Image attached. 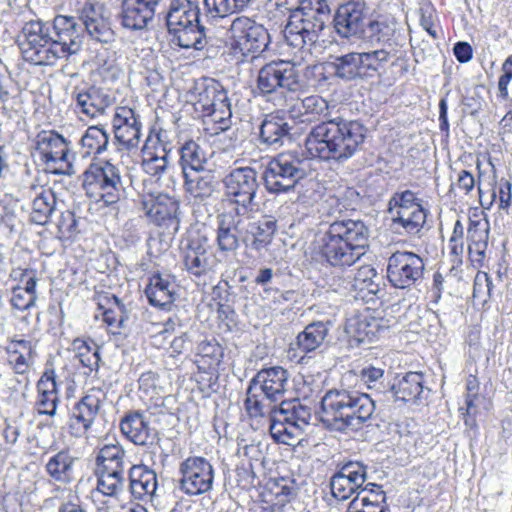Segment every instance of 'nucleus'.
Listing matches in <instances>:
<instances>
[{
  "label": "nucleus",
  "mask_w": 512,
  "mask_h": 512,
  "mask_svg": "<svg viewBox=\"0 0 512 512\" xmlns=\"http://www.w3.org/2000/svg\"><path fill=\"white\" fill-rule=\"evenodd\" d=\"M301 121H319L306 135L304 145L312 158L347 162L363 148L367 128L358 120L332 116L328 102L319 95H310L297 102L291 111Z\"/></svg>",
  "instance_id": "1"
},
{
  "label": "nucleus",
  "mask_w": 512,
  "mask_h": 512,
  "mask_svg": "<svg viewBox=\"0 0 512 512\" xmlns=\"http://www.w3.org/2000/svg\"><path fill=\"white\" fill-rule=\"evenodd\" d=\"M369 237L370 230L364 221L336 219L319 235L318 253L329 266L346 269L366 254Z\"/></svg>",
  "instance_id": "2"
},
{
  "label": "nucleus",
  "mask_w": 512,
  "mask_h": 512,
  "mask_svg": "<svg viewBox=\"0 0 512 512\" xmlns=\"http://www.w3.org/2000/svg\"><path fill=\"white\" fill-rule=\"evenodd\" d=\"M375 413L370 395L353 388H333L321 399V421L337 432L358 431L369 426Z\"/></svg>",
  "instance_id": "3"
},
{
  "label": "nucleus",
  "mask_w": 512,
  "mask_h": 512,
  "mask_svg": "<svg viewBox=\"0 0 512 512\" xmlns=\"http://www.w3.org/2000/svg\"><path fill=\"white\" fill-rule=\"evenodd\" d=\"M289 373L281 366L262 368L250 380L245 408L251 418H265L285 400Z\"/></svg>",
  "instance_id": "4"
},
{
  "label": "nucleus",
  "mask_w": 512,
  "mask_h": 512,
  "mask_svg": "<svg viewBox=\"0 0 512 512\" xmlns=\"http://www.w3.org/2000/svg\"><path fill=\"white\" fill-rule=\"evenodd\" d=\"M199 18V0H171L165 19L172 42L183 49L203 50L208 39Z\"/></svg>",
  "instance_id": "5"
},
{
  "label": "nucleus",
  "mask_w": 512,
  "mask_h": 512,
  "mask_svg": "<svg viewBox=\"0 0 512 512\" xmlns=\"http://www.w3.org/2000/svg\"><path fill=\"white\" fill-rule=\"evenodd\" d=\"M330 16L327 0H305L302 9L289 15L284 30L287 43L298 49L314 46Z\"/></svg>",
  "instance_id": "6"
},
{
  "label": "nucleus",
  "mask_w": 512,
  "mask_h": 512,
  "mask_svg": "<svg viewBox=\"0 0 512 512\" xmlns=\"http://www.w3.org/2000/svg\"><path fill=\"white\" fill-rule=\"evenodd\" d=\"M265 418L269 421L271 437L278 443L292 445L309 425L312 411L300 399L295 398L276 405Z\"/></svg>",
  "instance_id": "7"
},
{
  "label": "nucleus",
  "mask_w": 512,
  "mask_h": 512,
  "mask_svg": "<svg viewBox=\"0 0 512 512\" xmlns=\"http://www.w3.org/2000/svg\"><path fill=\"white\" fill-rule=\"evenodd\" d=\"M86 195L102 206L117 204L125 194L120 169L109 160L91 163L83 174Z\"/></svg>",
  "instance_id": "8"
},
{
  "label": "nucleus",
  "mask_w": 512,
  "mask_h": 512,
  "mask_svg": "<svg viewBox=\"0 0 512 512\" xmlns=\"http://www.w3.org/2000/svg\"><path fill=\"white\" fill-rule=\"evenodd\" d=\"M17 42L23 58L34 65H54L57 52L49 21L32 19L22 26Z\"/></svg>",
  "instance_id": "9"
},
{
  "label": "nucleus",
  "mask_w": 512,
  "mask_h": 512,
  "mask_svg": "<svg viewBox=\"0 0 512 512\" xmlns=\"http://www.w3.org/2000/svg\"><path fill=\"white\" fill-rule=\"evenodd\" d=\"M392 58L385 49L367 52H349L335 56L329 62L334 75L343 81L367 80L379 74L380 69Z\"/></svg>",
  "instance_id": "10"
},
{
  "label": "nucleus",
  "mask_w": 512,
  "mask_h": 512,
  "mask_svg": "<svg viewBox=\"0 0 512 512\" xmlns=\"http://www.w3.org/2000/svg\"><path fill=\"white\" fill-rule=\"evenodd\" d=\"M304 165L305 159L295 150L271 158L263 172L266 190L271 194L291 191L305 177Z\"/></svg>",
  "instance_id": "11"
},
{
  "label": "nucleus",
  "mask_w": 512,
  "mask_h": 512,
  "mask_svg": "<svg viewBox=\"0 0 512 512\" xmlns=\"http://www.w3.org/2000/svg\"><path fill=\"white\" fill-rule=\"evenodd\" d=\"M229 209L249 214L259 189L257 171L249 166L232 169L224 178Z\"/></svg>",
  "instance_id": "12"
},
{
  "label": "nucleus",
  "mask_w": 512,
  "mask_h": 512,
  "mask_svg": "<svg viewBox=\"0 0 512 512\" xmlns=\"http://www.w3.org/2000/svg\"><path fill=\"white\" fill-rule=\"evenodd\" d=\"M424 271L423 259L414 252L396 251L387 261V280L396 289L419 286L424 278Z\"/></svg>",
  "instance_id": "13"
},
{
  "label": "nucleus",
  "mask_w": 512,
  "mask_h": 512,
  "mask_svg": "<svg viewBox=\"0 0 512 512\" xmlns=\"http://www.w3.org/2000/svg\"><path fill=\"white\" fill-rule=\"evenodd\" d=\"M178 472V488L184 494L198 496L212 489L214 469L206 458L190 456L180 463Z\"/></svg>",
  "instance_id": "14"
},
{
  "label": "nucleus",
  "mask_w": 512,
  "mask_h": 512,
  "mask_svg": "<svg viewBox=\"0 0 512 512\" xmlns=\"http://www.w3.org/2000/svg\"><path fill=\"white\" fill-rule=\"evenodd\" d=\"M35 150L52 173L66 174L72 168L68 158L69 143L56 131H40L35 138Z\"/></svg>",
  "instance_id": "15"
},
{
  "label": "nucleus",
  "mask_w": 512,
  "mask_h": 512,
  "mask_svg": "<svg viewBox=\"0 0 512 512\" xmlns=\"http://www.w3.org/2000/svg\"><path fill=\"white\" fill-rule=\"evenodd\" d=\"M364 44L376 49H385L394 57L403 46L399 23L393 16H378L369 20L360 38Z\"/></svg>",
  "instance_id": "16"
},
{
  "label": "nucleus",
  "mask_w": 512,
  "mask_h": 512,
  "mask_svg": "<svg viewBox=\"0 0 512 512\" xmlns=\"http://www.w3.org/2000/svg\"><path fill=\"white\" fill-rule=\"evenodd\" d=\"M105 400L104 390L96 387L89 389L72 408L67 421L68 433L75 438L85 437Z\"/></svg>",
  "instance_id": "17"
},
{
  "label": "nucleus",
  "mask_w": 512,
  "mask_h": 512,
  "mask_svg": "<svg viewBox=\"0 0 512 512\" xmlns=\"http://www.w3.org/2000/svg\"><path fill=\"white\" fill-rule=\"evenodd\" d=\"M50 24L53 30L57 59H68L81 50L84 35L80 10L77 17L57 15Z\"/></svg>",
  "instance_id": "18"
},
{
  "label": "nucleus",
  "mask_w": 512,
  "mask_h": 512,
  "mask_svg": "<svg viewBox=\"0 0 512 512\" xmlns=\"http://www.w3.org/2000/svg\"><path fill=\"white\" fill-rule=\"evenodd\" d=\"M367 477V466L359 461H348L338 465L330 478L332 496L338 501H346L363 486Z\"/></svg>",
  "instance_id": "19"
},
{
  "label": "nucleus",
  "mask_w": 512,
  "mask_h": 512,
  "mask_svg": "<svg viewBox=\"0 0 512 512\" xmlns=\"http://www.w3.org/2000/svg\"><path fill=\"white\" fill-rule=\"evenodd\" d=\"M208 247V238L198 233L190 234L182 242L183 264L189 274L201 277L213 270L214 260Z\"/></svg>",
  "instance_id": "20"
},
{
  "label": "nucleus",
  "mask_w": 512,
  "mask_h": 512,
  "mask_svg": "<svg viewBox=\"0 0 512 512\" xmlns=\"http://www.w3.org/2000/svg\"><path fill=\"white\" fill-rule=\"evenodd\" d=\"M245 215L240 211L227 209L217 216L216 243L222 253H233L240 247L245 228Z\"/></svg>",
  "instance_id": "21"
},
{
  "label": "nucleus",
  "mask_w": 512,
  "mask_h": 512,
  "mask_svg": "<svg viewBox=\"0 0 512 512\" xmlns=\"http://www.w3.org/2000/svg\"><path fill=\"white\" fill-rule=\"evenodd\" d=\"M366 5L360 0L347 1L338 6L334 17L335 32L343 39L360 38L365 26Z\"/></svg>",
  "instance_id": "22"
},
{
  "label": "nucleus",
  "mask_w": 512,
  "mask_h": 512,
  "mask_svg": "<svg viewBox=\"0 0 512 512\" xmlns=\"http://www.w3.org/2000/svg\"><path fill=\"white\" fill-rule=\"evenodd\" d=\"M229 32L239 45L249 48L251 54L264 52L270 42L269 33L264 26L245 16L235 18Z\"/></svg>",
  "instance_id": "23"
},
{
  "label": "nucleus",
  "mask_w": 512,
  "mask_h": 512,
  "mask_svg": "<svg viewBox=\"0 0 512 512\" xmlns=\"http://www.w3.org/2000/svg\"><path fill=\"white\" fill-rule=\"evenodd\" d=\"M179 208V202L166 194L143 202V209L150 220L158 226L165 227L169 234H175L179 230Z\"/></svg>",
  "instance_id": "24"
},
{
  "label": "nucleus",
  "mask_w": 512,
  "mask_h": 512,
  "mask_svg": "<svg viewBox=\"0 0 512 512\" xmlns=\"http://www.w3.org/2000/svg\"><path fill=\"white\" fill-rule=\"evenodd\" d=\"M277 231V220L270 215H262L259 218L245 215V228L242 242L246 248L256 252L266 250L272 243Z\"/></svg>",
  "instance_id": "25"
},
{
  "label": "nucleus",
  "mask_w": 512,
  "mask_h": 512,
  "mask_svg": "<svg viewBox=\"0 0 512 512\" xmlns=\"http://www.w3.org/2000/svg\"><path fill=\"white\" fill-rule=\"evenodd\" d=\"M83 35L87 33L92 39L100 43H111L115 40V32L111 23L103 14V7L99 3L85 2L80 8Z\"/></svg>",
  "instance_id": "26"
},
{
  "label": "nucleus",
  "mask_w": 512,
  "mask_h": 512,
  "mask_svg": "<svg viewBox=\"0 0 512 512\" xmlns=\"http://www.w3.org/2000/svg\"><path fill=\"white\" fill-rule=\"evenodd\" d=\"M162 0H122L121 24L130 30H143L154 19Z\"/></svg>",
  "instance_id": "27"
},
{
  "label": "nucleus",
  "mask_w": 512,
  "mask_h": 512,
  "mask_svg": "<svg viewBox=\"0 0 512 512\" xmlns=\"http://www.w3.org/2000/svg\"><path fill=\"white\" fill-rule=\"evenodd\" d=\"M259 143L266 148L279 149L292 139L290 121L279 113L264 116L259 127Z\"/></svg>",
  "instance_id": "28"
},
{
  "label": "nucleus",
  "mask_w": 512,
  "mask_h": 512,
  "mask_svg": "<svg viewBox=\"0 0 512 512\" xmlns=\"http://www.w3.org/2000/svg\"><path fill=\"white\" fill-rule=\"evenodd\" d=\"M122 434L132 443L147 446L154 443L157 432L150 427L149 418L141 411H130L120 421Z\"/></svg>",
  "instance_id": "29"
},
{
  "label": "nucleus",
  "mask_w": 512,
  "mask_h": 512,
  "mask_svg": "<svg viewBox=\"0 0 512 512\" xmlns=\"http://www.w3.org/2000/svg\"><path fill=\"white\" fill-rule=\"evenodd\" d=\"M332 326L330 320H317L305 326L304 330L296 337L297 348L303 353L299 362L307 363V360L311 358L309 354L322 348Z\"/></svg>",
  "instance_id": "30"
},
{
  "label": "nucleus",
  "mask_w": 512,
  "mask_h": 512,
  "mask_svg": "<svg viewBox=\"0 0 512 512\" xmlns=\"http://www.w3.org/2000/svg\"><path fill=\"white\" fill-rule=\"evenodd\" d=\"M72 98L76 102L78 111L90 118L103 115L105 110L112 104V98L95 86L75 87L72 92Z\"/></svg>",
  "instance_id": "31"
},
{
  "label": "nucleus",
  "mask_w": 512,
  "mask_h": 512,
  "mask_svg": "<svg viewBox=\"0 0 512 512\" xmlns=\"http://www.w3.org/2000/svg\"><path fill=\"white\" fill-rule=\"evenodd\" d=\"M389 320L376 317L371 313H363L351 320L348 332L353 333L358 342H373L390 328Z\"/></svg>",
  "instance_id": "32"
},
{
  "label": "nucleus",
  "mask_w": 512,
  "mask_h": 512,
  "mask_svg": "<svg viewBox=\"0 0 512 512\" xmlns=\"http://www.w3.org/2000/svg\"><path fill=\"white\" fill-rule=\"evenodd\" d=\"M176 285L169 274L154 273L149 278L145 294L152 306L166 309L175 300Z\"/></svg>",
  "instance_id": "33"
},
{
  "label": "nucleus",
  "mask_w": 512,
  "mask_h": 512,
  "mask_svg": "<svg viewBox=\"0 0 512 512\" xmlns=\"http://www.w3.org/2000/svg\"><path fill=\"white\" fill-rule=\"evenodd\" d=\"M380 280L381 278L374 267L370 265L361 266L355 273L351 284L355 292L353 297L367 303L373 301L375 297H380V294H383Z\"/></svg>",
  "instance_id": "34"
},
{
  "label": "nucleus",
  "mask_w": 512,
  "mask_h": 512,
  "mask_svg": "<svg viewBox=\"0 0 512 512\" xmlns=\"http://www.w3.org/2000/svg\"><path fill=\"white\" fill-rule=\"evenodd\" d=\"M7 362L16 374H25L33 365L36 356L35 345L26 339H13L5 348Z\"/></svg>",
  "instance_id": "35"
},
{
  "label": "nucleus",
  "mask_w": 512,
  "mask_h": 512,
  "mask_svg": "<svg viewBox=\"0 0 512 512\" xmlns=\"http://www.w3.org/2000/svg\"><path fill=\"white\" fill-rule=\"evenodd\" d=\"M77 457L69 449H62L49 457L45 464V471L55 482L69 484L74 480V466Z\"/></svg>",
  "instance_id": "36"
},
{
  "label": "nucleus",
  "mask_w": 512,
  "mask_h": 512,
  "mask_svg": "<svg viewBox=\"0 0 512 512\" xmlns=\"http://www.w3.org/2000/svg\"><path fill=\"white\" fill-rule=\"evenodd\" d=\"M423 382L424 376L421 372L410 371L393 383L390 389L396 400L417 403L426 398Z\"/></svg>",
  "instance_id": "37"
},
{
  "label": "nucleus",
  "mask_w": 512,
  "mask_h": 512,
  "mask_svg": "<svg viewBox=\"0 0 512 512\" xmlns=\"http://www.w3.org/2000/svg\"><path fill=\"white\" fill-rule=\"evenodd\" d=\"M38 399L36 402L38 413L54 416L59 402L58 384L54 371L45 372L37 383Z\"/></svg>",
  "instance_id": "38"
},
{
  "label": "nucleus",
  "mask_w": 512,
  "mask_h": 512,
  "mask_svg": "<svg viewBox=\"0 0 512 512\" xmlns=\"http://www.w3.org/2000/svg\"><path fill=\"white\" fill-rule=\"evenodd\" d=\"M129 486L135 498L151 497L158 486L156 473L144 465H134L129 470Z\"/></svg>",
  "instance_id": "39"
},
{
  "label": "nucleus",
  "mask_w": 512,
  "mask_h": 512,
  "mask_svg": "<svg viewBox=\"0 0 512 512\" xmlns=\"http://www.w3.org/2000/svg\"><path fill=\"white\" fill-rule=\"evenodd\" d=\"M184 178L186 191L195 199L206 200L219 190V181L211 171L186 174Z\"/></svg>",
  "instance_id": "40"
},
{
  "label": "nucleus",
  "mask_w": 512,
  "mask_h": 512,
  "mask_svg": "<svg viewBox=\"0 0 512 512\" xmlns=\"http://www.w3.org/2000/svg\"><path fill=\"white\" fill-rule=\"evenodd\" d=\"M274 73L276 74V81L278 82V89L280 93V100L285 92H298L301 91L305 84L300 78L297 66L290 61H271Z\"/></svg>",
  "instance_id": "41"
},
{
  "label": "nucleus",
  "mask_w": 512,
  "mask_h": 512,
  "mask_svg": "<svg viewBox=\"0 0 512 512\" xmlns=\"http://www.w3.org/2000/svg\"><path fill=\"white\" fill-rule=\"evenodd\" d=\"M426 217V210L422 206L414 207L411 210L396 211L391 215V228L399 234L405 232L416 235L423 228Z\"/></svg>",
  "instance_id": "42"
},
{
  "label": "nucleus",
  "mask_w": 512,
  "mask_h": 512,
  "mask_svg": "<svg viewBox=\"0 0 512 512\" xmlns=\"http://www.w3.org/2000/svg\"><path fill=\"white\" fill-rule=\"evenodd\" d=\"M107 308L103 304H99L103 311V320L108 325L113 335L122 334L128 328L130 313L126 305L117 296L112 295L107 299Z\"/></svg>",
  "instance_id": "43"
},
{
  "label": "nucleus",
  "mask_w": 512,
  "mask_h": 512,
  "mask_svg": "<svg viewBox=\"0 0 512 512\" xmlns=\"http://www.w3.org/2000/svg\"><path fill=\"white\" fill-rule=\"evenodd\" d=\"M59 211L57 198L51 189H42L32 202L31 220L38 225H46L52 221L53 215Z\"/></svg>",
  "instance_id": "44"
},
{
  "label": "nucleus",
  "mask_w": 512,
  "mask_h": 512,
  "mask_svg": "<svg viewBox=\"0 0 512 512\" xmlns=\"http://www.w3.org/2000/svg\"><path fill=\"white\" fill-rule=\"evenodd\" d=\"M224 356L223 347L214 339L204 340L198 344L195 364L202 372L216 370Z\"/></svg>",
  "instance_id": "45"
},
{
  "label": "nucleus",
  "mask_w": 512,
  "mask_h": 512,
  "mask_svg": "<svg viewBox=\"0 0 512 512\" xmlns=\"http://www.w3.org/2000/svg\"><path fill=\"white\" fill-rule=\"evenodd\" d=\"M207 163L205 150L195 141L185 142L180 148V164L183 175L204 171Z\"/></svg>",
  "instance_id": "46"
},
{
  "label": "nucleus",
  "mask_w": 512,
  "mask_h": 512,
  "mask_svg": "<svg viewBox=\"0 0 512 512\" xmlns=\"http://www.w3.org/2000/svg\"><path fill=\"white\" fill-rule=\"evenodd\" d=\"M83 156H99L105 152L109 144V134L102 126H90L81 137Z\"/></svg>",
  "instance_id": "47"
},
{
  "label": "nucleus",
  "mask_w": 512,
  "mask_h": 512,
  "mask_svg": "<svg viewBox=\"0 0 512 512\" xmlns=\"http://www.w3.org/2000/svg\"><path fill=\"white\" fill-rule=\"evenodd\" d=\"M97 490L104 496L118 498L125 488L124 472L95 468Z\"/></svg>",
  "instance_id": "48"
},
{
  "label": "nucleus",
  "mask_w": 512,
  "mask_h": 512,
  "mask_svg": "<svg viewBox=\"0 0 512 512\" xmlns=\"http://www.w3.org/2000/svg\"><path fill=\"white\" fill-rule=\"evenodd\" d=\"M224 87L215 79L206 78L198 82L195 86V111L200 115L209 109L211 100L217 95L224 97Z\"/></svg>",
  "instance_id": "49"
},
{
  "label": "nucleus",
  "mask_w": 512,
  "mask_h": 512,
  "mask_svg": "<svg viewBox=\"0 0 512 512\" xmlns=\"http://www.w3.org/2000/svg\"><path fill=\"white\" fill-rule=\"evenodd\" d=\"M125 451L119 444H106L97 453L96 468L112 471H125Z\"/></svg>",
  "instance_id": "50"
},
{
  "label": "nucleus",
  "mask_w": 512,
  "mask_h": 512,
  "mask_svg": "<svg viewBox=\"0 0 512 512\" xmlns=\"http://www.w3.org/2000/svg\"><path fill=\"white\" fill-rule=\"evenodd\" d=\"M251 0H203L206 14L211 18H224L243 11Z\"/></svg>",
  "instance_id": "51"
},
{
  "label": "nucleus",
  "mask_w": 512,
  "mask_h": 512,
  "mask_svg": "<svg viewBox=\"0 0 512 512\" xmlns=\"http://www.w3.org/2000/svg\"><path fill=\"white\" fill-rule=\"evenodd\" d=\"M76 357L80 363L90 371H97L99 368L100 352L99 347L93 341H86L80 338L74 339L72 343Z\"/></svg>",
  "instance_id": "52"
},
{
  "label": "nucleus",
  "mask_w": 512,
  "mask_h": 512,
  "mask_svg": "<svg viewBox=\"0 0 512 512\" xmlns=\"http://www.w3.org/2000/svg\"><path fill=\"white\" fill-rule=\"evenodd\" d=\"M352 501L360 502L366 507H371L385 512L386 494L380 485L368 483L362 486Z\"/></svg>",
  "instance_id": "53"
},
{
  "label": "nucleus",
  "mask_w": 512,
  "mask_h": 512,
  "mask_svg": "<svg viewBox=\"0 0 512 512\" xmlns=\"http://www.w3.org/2000/svg\"><path fill=\"white\" fill-rule=\"evenodd\" d=\"M271 66V62L265 64L258 71L256 80V87L259 94L266 97L268 100H272L280 96L278 82L276 81V74Z\"/></svg>",
  "instance_id": "54"
},
{
  "label": "nucleus",
  "mask_w": 512,
  "mask_h": 512,
  "mask_svg": "<svg viewBox=\"0 0 512 512\" xmlns=\"http://www.w3.org/2000/svg\"><path fill=\"white\" fill-rule=\"evenodd\" d=\"M469 246L468 252L470 259L473 263L483 266L485 259V252L488 246V231L478 233L477 230H473L470 226L468 229Z\"/></svg>",
  "instance_id": "55"
},
{
  "label": "nucleus",
  "mask_w": 512,
  "mask_h": 512,
  "mask_svg": "<svg viewBox=\"0 0 512 512\" xmlns=\"http://www.w3.org/2000/svg\"><path fill=\"white\" fill-rule=\"evenodd\" d=\"M54 224L60 239H70L79 232L78 219L70 210L60 211Z\"/></svg>",
  "instance_id": "56"
},
{
  "label": "nucleus",
  "mask_w": 512,
  "mask_h": 512,
  "mask_svg": "<svg viewBox=\"0 0 512 512\" xmlns=\"http://www.w3.org/2000/svg\"><path fill=\"white\" fill-rule=\"evenodd\" d=\"M422 206L416 194L411 190L395 192L389 200V213L396 211L411 210L414 207Z\"/></svg>",
  "instance_id": "57"
},
{
  "label": "nucleus",
  "mask_w": 512,
  "mask_h": 512,
  "mask_svg": "<svg viewBox=\"0 0 512 512\" xmlns=\"http://www.w3.org/2000/svg\"><path fill=\"white\" fill-rule=\"evenodd\" d=\"M142 126L113 128L116 142L127 150L136 149L141 139Z\"/></svg>",
  "instance_id": "58"
},
{
  "label": "nucleus",
  "mask_w": 512,
  "mask_h": 512,
  "mask_svg": "<svg viewBox=\"0 0 512 512\" xmlns=\"http://www.w3.org/2000/svg\"><path fill=\"white\" fill-rule=\"evenodd\" d=\"M210 114L205 115L207 122H211L215 125V134L219 132H225L232 126V110L231 106L224 107L222 109H216L209 111Z\"/></svg>",
  "instance_id": "59"
},
{
  "label": "nucleus",
  "mask_w": 512,
  "mask_h": 512,
  "mask_svg": "<svg viewBox=\"0 0 512 512\" xmlns=\"http://www.w3.org/2000/svg\"><path fill=\"white\" fill-rule=\"evenodd\" d=\"M36 301L37 295H30L19 286L12 289L11 297L9 299L12 309L21 312L35 306Z\"/></svg>",
  "instance_id": "60"
},
{
  "label": "nucleus",
  "mask_w": 512,
  "mask_h": 512,
  "mask_svg": "<svg viewBox=\"0 0 512 512\" xmlns=\"http://www.w3.org/2000/svg\"><path fill=\"white\" fill-rule=\"evenodd\" d=\"M168 166V154L163 150V155L152 154L142 161L144 171L151 176H160Z\"/></svg>",
  "instance_id": "61"
},
{
  "label": "nucleus",
  "mask_w": 512,
  "mask_h": 512,
  "mask_svg": "<svg viewBox=\"0 0 512 512\" xmlns=\"http://www.w3.org/2000/svg\"><path fill=\"white\" fill-rule=\"evenodd\" d=\"M113 128H128L133 126H142L139 116L133 109L128 107H119L113 117Z\"/></svg>",
  "instance_id": "62"
},
{
  "label": "nucleus",
  "mask_w": 512,
  "mask_h": 512,
  "mask_svg": "<svg viewBox=\"0 0 512 512\" xmlns=\"http://www.w3.org/2000/svg\"><path fill=\"white\" fill-rule=\"evenodd\" d=\"M230 39L231 41L224 52L226 61L233 64H240L245 61L246 57H248L251 52H249V48L239 45L232 36Z\"/></svg>",
  "instance_id": "63"
},
{
  "label": "nucleus",
  "mask_w": 512,
  "mask_h": 512,
  "mask_svg": "<svg viewBox=\"0 0 512 512\" xmlns=\"http://www.w3.org/2000/svg\"><path fill=\"white\" fill-rule=\"evenodd\" d=\"M503 74L498 81L499 96L503 99L508 98V85L512 80V54L506 58L502 64Z\"/></svg>",
  "instance_id": "64"
}]
</instances>
